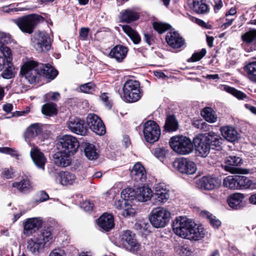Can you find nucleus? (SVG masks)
Listing matches in <instances>:
<instances>
[{
    "label": "nucleus",
    "instance_id": "obj_1",
    "mask_svg": "<svg viewBox=\"0 0 256 256\" xmlns=\"http://www.w3.org/2000/svg\"><path fill=\"white\" fill-rule=\"evenodd\" d=\"M172 226L174 233L184 238L198 240L205 235L204 228L202 225L197 224L186 216L176 218Z\"/></svg>",
    "mask_w": 256,
    "mask_h": 256
},
{
    "label": "nucleus",
    "instance_id": "obj_2",
    "mask_svg": "<svg viewBox=\"0 0 256 256\" xmlns=\"http://www.w3.org/2000/svg\"><path fill=\"white\" fill-rule=\"evenodd\" d=\"M170 148L176 152L186 155L192 153L194 150L191 140L186 136L177 135L172 137L169 141Z\"/></svg>",
    "mask_w": 256,
    "mask_h": 256
},
{
    "label": "nucleus",
    "instance_id": "obj_3",
    "mask_svg": "<svg viewBox=\"0 0 256 256\" xmlns=\"http://www.w3.org/2000/svg\"><path fill=\"white\" fill-rule=\"evenodd\" d=\"M124 98L128 102L138 101L142 96V92L140 88V83L134 80H126L123 86Z\"/></svg>",
    "mask_w": 256,
    "mask_h": 256
},
{
    "label": "nucleus",
    "instance_id": "obj_4",
    "mask_svg": "<svg viewBox=\"0 0 256 256\" xmlns=\"http://www.w3.org/2000/svg\"><path fill=\"white\" fill-rule=\"evenodd\" d=\"M20 74L30 84L38 82L41 76L39 64L33 60L27 62L22 67Z\"/></svg>",
    "mask_w": 256,
    "mask_h": 256
},
{
    "label": "nucleus",
    "instance_id": "obj_5",
    "mask_svg": "<svg viewBox=\"0 0 256 256\" xmlns=\"http://www.w3.org/2000/svg\"><path fill=\"white\" fill-rule=\"evenodd\" d=\"M170 218V212L164 208L153 210L149 216L151 224L156 228L164 227L168 223Z\"/></svg>",
    "mask_w": 256,
    "mask_h": 256
},
{
    "label": "nucleus",
    "instance_id": "obj_6",
    "mask_svg": "<svg viewBox=\"0 0 256 256\" xmlns=\"http://www.w3.org/2000/svg\"><path fill=\"white\" fill-rule=\"evenodd\" d=\"M143 133L146 142L154 143L159 139L161 130L159 126L156 122L147 120L143 122Z\"/></svg>",
    "mask_w": 256,
    "mask_h": 256
},
{
    "label": "nucleus",
    "instance_id": "obj_7",
    "mask_svg": "<svg viewBox=\"0 0 256 256\" xmlns=\"http://www.w3.org/2000/svg\"><path fill=\"white\" fill-rule=\"evenodd\" d=\"M32 45L39 52H46L50 49L51 43L48 34L44 32H36L32 38Z\"/></svg>",
    "mask_w": 256,
    "mask_h": 256
},
{
    "label": "nucleus",
    "instance_id": "obj_8",
    "mask_svg": "<svg viewBox=\"0 0 256 256\" xmlns=\"http://www.w3.org/2000/svg\"><path fill=\"white\" fill-rule=\"evenodd\" d=\"M60 150L73 155L77 151L79 143L74 136L65 135L60 140Z\"/></svg>",
    "mask_w": 256,
    "mask_h": 256
},
{
    "label": "nucleus",
    "instance_id": "obj_9",
    "mask_svg": "<svg viewBox=\"0 0 256 256\" xmlns=\"http://www.w3.org/2000/svg\"><path fill=\"white\" fill-rule=\"evenodd\" d=\"M15 22L22 32L31 34L38 23V16L34 14L29 15L16 20Z\"/></svg>",
    "mask_w": 256,
    "mask_h": 256
},
{
    "label": "nucleus",
    "instance_id": "obj_10",
    "mask_svg": "<svg viewBox=\"0 0 256 256\" xmlns=\"http://www.w3.org/2000/svg\"><path fill=\"white\" fill-rule=\"evenodd\" d=\"M173 166L180 172L188 174H193L196 170V164L185 158L176 160L173 162Z\"/></svg>",
    "mask_w": 256,
    "mask_h": 256
},
{
    "label": "nucleus",
    "instance_id": "obj_11",
    "mask_svg": "<svg viewBox=\"0 0 256 256\" xmlns=\"http://www.w3.org/2000/svg\"><path fill=\"white\" fill-rule=\"evenodd\" d=\"M86 124L96 134L102 136L105 134L104 125L102 120L96 114H89L86 116Z\"/></svg>",
    "mask_w": 256,
    "mask_h": 256
},
{
    "label": "nucleus",
    "instance_id": "obj_12",
    "mask_svg": "<svg viewBox=\"0 0 256 256\" xmlns=\"http://www.w3.org/2000/svg\"><path fill=\"white\" fill-rule=\"evenodd\" d=\"M170 198V192L164 184H158L154 187L153 200L156 204H162L166 203Z\"/></svg>",
    "mask_w": 256,
    "mask_h": 256
},
{
    "label": "nucleus",
    "instance_id": "obj_13",
    "mask_svg": "<svg viewBox=\"0 0 256 256\" xmlns=\"http://www.w3.org/2000/svg\"><path fill=\"white\" fill-rule=\"evenodd\" d=\"M120 238L122 244L126 249L132 251H136L139 249L140 245L136 241L135 235L130 230L124 231Z\"/></svg>",
    "mask_w": 256,
    "mask_h": 256
},
{
    "label": "nucleus",
    "instance_id": "obj_14",
    "mask_svg": "<svg viewBox=\"0 0 256 256\" xmlns=\"http://www.w3.org/2000/svg\"><path fill=\"white\" fill-rule=\"evenodd\" d=\"M67 128L72 132L84 136L87 132L83 120L78 118H70L66 122Z\"/></svg>",
    "mask_w": 256,
    "mask_h": 256
},
{
    "label": "nucleus",
    "instance_id": "obj_15",
    "mask_svg": "<svg viewBox=\"0 0 256 256\" xmlns=\"http://www.w3.org/2000/svg\"><path fill=\"white\" fill-rule=\"evenodd\" d=\"M194 144L196 146L198 156L204 158L209 154L210 148V144L204 136L194 138Z\"/></svg>",
    "mask_w": 256,
    "mask_h": 256
},
{
    "label": "nucleus",
    "instance_id": "obj_16",
    "mask_svg": "<svg viewBox=\"0 0 256 256\" xmlns=\"http://www.w3.org/2000/svg\"><path fill=\"white\" fill-rule=\"evenodd\" d=\"M42 220L40 218L27 219L24 223V233L30 236L38 230L42 226Z\"/></svg>",
    "mask_w": 256,
    "mask_h": 256
},
{
    "label": "nucleus",
    "instance_id": "obj_17",
    "mask_svg": "<svg viewBox=\"0 0 256 256\" xmlns=\"http://www.w3.org/2000/svg\"><path fill=\"white\" fill-rule=\"evenodd\" d=\"M166 40L168 44L173 48H180L184 44V40L176 31H170L167 33Z\"/></svg>",
    "mask_w": 256,
    "mask_h": 256
},
{
    "label": "nucleus",
    "instance_id": "obj_18",
    "mask_svg": "<svg viewBox=\"0 0 256 256\" xmlns=\"http://www.w3.org/2000/svg\"><path fill=\"white\" fill-rule=\"evenodd\" d=\"M218 180L210 176H204L197 182L198 186L202 190H211L219 186Z\"/></svg>",
    "mask_w": 256,
    "mask_h": 256
},
{
    "label": "nucleus",
    "instance_id": "obj_19",
    "mask_svg": "<svg viewBox=\"0 0 256 256\" xmlns=\"http://www.w3.org/2000/svg\"><path fill=\"white\" fill-rule=\"evenodd\" d=\"M30 154L35 165L44 170L46 162V158L44 154L37 147H34L30 150Z\"/></svg>",
    "mask_w": 256,
    "mask_h": 256
},
{
    "label": "nucleus",
    "instance_id": "obj_20",
    "mask_svg": "<svg viewBox=\"0 0 256 256\" xmlns=\"http://www.w3.org/2000/svg\"><path fill=\"white\" fill-rule=\"evenodd\" d=\"M72 155L60 150L54 155V162L58 166L62 168L66 167L71 164L72 159L70 156Z\"/></svg>",
    "mask_w": 256,
    "mask_h": 256
},
{
    "label": "nucleus",
    "instance_id": "obj_21",
    "mask_svg": "<svg viewBox=\"0 0 256 256\" xmlns=\"http://www.w3.org/2000/svg\"><path fill=\"white\" fill-rule=\"evenodd\" d=\"M130 176L134 180L138 182H144L146 178L145 168L139 162L134 166L130 172Z\"/></svg>",
    "mask_w": 256,
    "mask_h": 256
},
{
    "label": "nucleus",
    "instance_id": "obj_22",
    "mask_svg": "<svg viewBox=\"0 0 256 256\" xmlns=\"http://www.w3.org/2000/svg\"><path fill=\"white\" fill-rule=\"evenodd\" d=\"M98 226L105 231H109L114 226L113 216L110 214L104 213L98 220Z\"/></svg>",
    "mask_w": 256,
    "mask_h": 256
},
{
    "label": "nucleus",
    "instance_id": "obj_23",
    "mask_svg": "<svg viewBox=\"0 0 256 256\" xmlns=\"http://www.w3.org/2000/svg\"><path fill=\"white\" fill-rule=\"evenodd\" d=\"M226 165L224 166V168L226 171L233 174L236 173L238 172V168L236 166L242 164V159L238 156H230L226 158Z\"/></svg>",
    "mask_w": 256,
    "mask_h": 256
},
{
    "label": "nucleus",
    "instance_id": "obj_24",
    "mask_svg": "<svg viewBox=\"0 0 256 256\" xmlns=\"http://www.w3.org/2000/svg\"><path fill=\"white\" fill-rule=\"evenodd\" d=\"M243 194L235 193L230 195L227 199L228 206L232 209L238 210L244 206Z\"/></svg>",
    "mask_w": 256,
    "mask_h": 256
},
{
    "label": "nucleus",
    "instance_id": "obj_25",
    "mask_svg": "<svg viewBox=\"0 0 256 256\" xmlns=\"http://www.w3.org/2000/svg\"><path fill=\"white\" fill-rule=\"evenodd\" d=\"M190 7L198 14H204L208 11L205 0H189Z\"/></svg>",
    "mask_w": 256,
    "mask_h": 256
},
{
    "label": "nucleus",
    "instance_id": "obj_26",
    "mask_svg": "<svg viewBox=\"0 0 256 256\" xmlns=\"http://www.w3.org/2000/svg\"><path fill=\"white\" fill-rule=\"evenodd\" d=\"M58 176L60 184L64 186L73 185L77 182L75 174L68 172H62Z\"/></svg>",
    "mask_w": 256,
    "mask_h": 256
},
{
    "label": "nucleus",
    "instance_id": "obj_27",
    "mask_svg": "<svg viewBox=\"0 0 256 256\" xmlns=\"http://www.w3.org/2000/svg\"><path fill=\"white\" fill-rule=\"evenodd\" d=\"M152 196V190L148 186H143L136 188V199L139 202H146L150 200Z\"/></svg>",
    "mask_w": 256,
    "mask_h": 256
},
{
    "label": "nucleus",
    "instance_id": "obj_28",
    "mask_svg": "<svg viewBox=\"0 0 256 256\" xmlns=\"http://www.w3.org/2000/svg\"><path fill=\"white\" fill-rule=\"evenodd\" d=\"M39 68L41 75H43L46 78L53 80L58 74L57 70L50 64H39Z\"/></svg>",
    "mask_w": 256,
    "mask_h": 256
},
{
    "label": "nucleus",
    "instance_id": "obj_29",
    "mask_svg": "<svg viewBox=\"0 0 256 256\" xmlns=\"http://www.w3.org/2000/svg\"><path fill=\"white\" fill-rule=\"evenodd\" d=\"M128 52V49L122 46H116L112 49L110 56L114 58L118 62H122L125 58Z\"/></svg>",
    "mask_w": 256,
    "mask_h": 256
},
{
    "label": "nucleus",
    "instance_id": "obj_30",
    "mask_svg": "<svg viewBox=\"0 0 256 256\" xmlns=\"http://www.w3.org/2000/svg\"><path fill=\"white\" fill-rule=\"evenodd\" d=\"M220 132L227 140L233 142L237 140L238 133L234 128L231 126H225L220 128Z\"/></svg>",
    "mask_w": 256,
    "mask_h": 256
},
{
    "label": "nucleus",
    "instance_id": "obj_31",
    "mask_svg": "<svg viewBox=\"0 0 256 256\" xmlns=\"http://www.w3.org/2000/svg\"><path fill=\"white\" fill-rule=\"evenodd\" d=\"M41 128L38 124H34L30 125L24 133V138L28 142L36 136L41 132Z\"/></svg>",
    "mask_w": 256,
    "mask_h": 256
},
{
    "label": "nucleus",
    "instance_id": "obj_32",
    "mask_svg": "<svg viewBox=\"0 0 256 256\" xmlns=\"http://www.w3.org/2000/svg\"><path fill=\"white\" fill-rule=\"evenodd\" d=\"M204 136L207 139L208 142L210 144V146L212 148H214L213 146L218 148L222 144V138L215 132H210Z\"/></svg>",
    "mask_w": 256,
    "mask_h": 256
},
{
    "label": "nucleus",
    "instance_id": "obj_33",
    "mask_svg": "<svg viewBox=\"0 0 256 256\" xmlns=\"http://www.w3.org/2000/svg\"><path fill=\"white\" fill-rule=\"evenodd\" d=\"M84 152L86 157L90 160H96L98 157V152L96 146L90 143L84 144Z\"/></svg>",
    "mask_w": 256,
    "mask_h": 256
},
{
    "label": "nucleus",
    "instance_id": "obj_34",
    "mask_svg": "<svg viewBox=\"0 0 256 256\" xmlns=\"http://www.w3.org/2000/svg\"><path fill=\"white\" fill-rule=\"evenodd\" d=\"M248 78L252 82H256V62L248 63L244 67Z\"/></svg>",
    "mask_w": 256,
    "mask_h": 256
},
{
    "label": "nucleus",
    "instance_id": "obj_35",
    "mask_svg": "<svg viewBox=\"0 0 256 256\" xmlns=\"http://www.w3.org/2000/svg\"><path fill=\"white\" fill-rule=\"evenodd\" d=\"M138 18V14L130 10H125L120 13V20L123 22L129 23L136 20Z\"/></svg>",
    "mask_w": 256,
    "mask_h": 256
},
{
    "label": "nucleus",
    "instance_id": "obj_36",
    "mask_svg": "<svg viewBox=\"0 0 256 256\" xmlns=\"http://www.w3.org/2000/svg\"><path fill=\"white\" fill-rule=\"evenodd\" d=\"M12 186L16 188L20 192H26L32 190V186L28 179L22 180L20 182H14L12 184Z\"/></svg>",
    "mask_w": 256,
    "mask_h": 256
},
{
    "label": "nucleus",
    "instance_id": "obj_37",
    "mask_svg": "<svg viewBox=\"0 0 256 256\" xmlns=\"http://www.w3.org/2000/svg\"><path fill=\"white\" fill-rule=\"evenodd\" d=\"M201 115L208 122L214 123L217 120V116L211 108L207 107L204 108L201 112Z\"/></svg>",
    "mask_w": 256,
    "mask_h": 256
},
{
    "label": "nucleus",
    "instance_id": "obj_38",
    "mask_svg": "<svg viewBox=\"0 0 256 256\" xmlns=\"http://www.w3.org/2000/svg\"><path fill=\"white\" fill-rule=\"evenodd\" d=\"M238 189L243 188H256V182H254L244 176H238Z\"/></svg>",
    "mask_w": 256,
    "mask_h": 256
},
{
    "label": "nucleus",
    "instance_id": "obj_39",
    "mask_svg": "<svg viewBox=\"0 0 256 256\" xmlns=\"http://www.w3.org/2000/svg\"><path fill=\"white\" fill-rule=\"evenodd\" d=\"M122 28L124 32L131 38L134 44H138L140 42V36L130 26L124 25L122 26Z\"/></svg>",
    "mask_w": 256,
    "mask_h": 256
},
{
    "label": "nucleus",
    "instance_id": "obj_40",
    "mask_svg": "<svg viewBox=\"0 0 256 256\" xmlns=\"http://www.w3.org/2000/svg\"><path fill=\"white\" fill-rule=\"evenodd\" d=\"M0 52L2 54V57L5 62H12L13 56L12 50L6 44L0 42Z\"/></svg>",
    "mask_w": 256,
    "mask_h": 256
},
{
    "label": "nucleus",
    "instance_id": "obj_41",
    "mask_svg": "<svg viewBox=\"0 0 256 256\" xmlns=\"http://www.w3.org/2000/svg\"><path fill=\"white\" fill-rule=\"evenodd\" d=\"M1 76L5 79H10L14 76V68L12 62H6Z\"/></svg>",
    "mask_w": 256,
    "mask_h": 256
},
{
    "label": "nucleus",
    "instance_id": "obj_42",
    "mask_svg": "<svg viewBox=\"0 0 256 256\" xmlns=\"http://www.w3.org/2000/svg\"><path fill=\"white\" fill-rule=\"evenodd\" d=\"M224 186L230 189H238V176H230L226 178L223 182Z\"/></svg>",
    "mask_w": 256,
    "mask_h": 256
},
{
    "label": "nucleus",
    "instance_id": "obj_43",
    "mask_svg": "<svg viewBox=\"0 0 256 256\" xmlns=\"http://www.w3.org/2000/svg\"><path fill=\"white\" fill-rule=\"evenodd\" d=\"M178 122L174 116H168L165 123V130L168 132L176 131L178 128Z\"/></svg>",
    "mask_w": 256,
    "mask_h": 256
},
{
    "label": "nucleus",
    "instance_id": "obj_44",
    "mask_svg": "<svg viewBox=\"0 0 256 256\" xmlns=\"http://www.w3.org/2000/svg\"><path fill=\"white\" fill-rule=\"evenodd\" d=\"M42 243L37 238H33L28 242V249L33 254H38L39 250L42 247Z\"/></svg>",
    "mask_w": 256,
    "mask_h": 256
},
{
    "label": "nucleus",
    "instance_id": "obj_45",
    "mask_svg": "<svg viewBox=\"0 0 256 256\" xmlns=\"http://www.w3.org/2000/svg\"><path fill=\"white\" fill-rule=\"evenodd\" d=\"M42 112L44 115L52 116L57 114L56 105L53 102H48L44 104L42 108Z\"/></svg>",
    "mask_w": 256,
    "mask_h": 256
},
{
    "label": "nucleus",
    "instance_id": "obj_46",
    "mask_svg": "<svg viewBox=\"0 0 256 256\" xmlns=\"http://www.w3.org/2000/svg\"><path fill=\"white\" fill-rule=\"evenodd\" d=\"M201 215L202 216L206 218L211 226L215 228H218L221 225V222L212 214H210L209 212L204 210L201 212Z\"/></svg>",
    "mask_w": 256,
    "mask_h": 256
},
{
    "label": "nucleus",
    "instance_id": "obj_47",
    "mask_svg": "<svg viewBox=\"0 0 256 256\" xmlns=\"http://www.w3.org/2000/svg\"><path fill=\"white\" fill-rule=\"evenodd\" d=\"M236 14V10L235 8H231L226 14V22H224L221 26V28L223 30L226 29L228 26L232 24L234 20V16Z\"/></svg>",
    "mask_w": 256,
    "mask_h": 256
},
{
    "label": "nucleus",
    "instance_id": "obj_48",
    "mask_svg": "<svg viewBox=\"0 0 256 256\" xmlns=\"http://www.w3.org/2000/svg\"><path fill=\"white\" fill-rule=\"evenodd\" d=\"M136 190L132 188H127L122 190L121 192V197L124 200L128 202L129 200L136 199Z\"/></svg>",
    "mask_w": 256,
    "mask_h": 256
},
{
    "label": "nucleus",
    "instance_id": "obj_49",
    "mask_svg": "<svg viewBox=\"0 0 256 256\" xmlns=\"http://www.w3.org/2000/svg\"><path fill=\"white\" fill-rule=\"evenodd\" d=\"M224 89L226 92L231 94L238 99L244 100L246 98V95L245 94L240 91L234 88L228 86H224Z\"/></svg>",
    "mask_w": 256,
    "mask_h": 256
},
{
    "label": "nucleus",
    "instance_id": "obj_50",
    "mask_svg": "<svg viewBox=\"0 0 256 256\" xmlns=\"http://www.w3.org/2000/svg\"><path fill=\"white\" fill-rule=\"evenodd\" d=\"M244 42L246 43L250 44L256 40V30H250L242 36Z\"/></svg>",
    "mask_w": 256,
    "mask_h": 256
},
{
    "label": "nucleus",
    "instance_id": "obj_51",
    "mask_svg": "<svg viewBox=\"0 0 256 256\" xmlns=\"http://www.w3.org/2000/svg\"><path fill=\"white\" fill-rule=\"evenodd\" d=\"M152 26L154 28L159 34L164 33L170 28L168 24L161 22H154Z\"/></svg>",
    "mask_w": 256,
    "mask_h": 256
},
{
    "label": "nucleus",
    "instance_id": "obj_52",
    "mask_svg": "<svg viewBox=\"0 0 256 256\" xmlns=\"http://www.w3.org/2000/svg\"><path fill=\"white\" fill-rule=\"evenodd\" d=\"M136 213V210L128 202L123 210L122 212V214L124 216H134Z\"/></svg>",
    "mask_w": 256,
    "mask_h": 256
},
{
    "label": "nucleus",
    "instance_id": "obj_53",
    "mask_svg": "<svg viewBox=\"0 0 256 256\" xmlns=\"http://www.w3.org/2000/svg\"><path fill=\"white\" fill-rule=\"evenodd\" d=\"M0 152L8 154L11 156L18 158L20 156L18 151L14 148L8 147L0 148Z\"/></svg>",
    "mask_w": 256,
    "mask_h": 256
},
{
    "label": "nucleus",
    "instance_id": "obj_54",
    "mask_svg": "<svg viewBox=\"0 0 256 256\" xmlns=\"http://www.w3.org/2000/svg\"><path fill=\"white\" fill-rule=\"evenodd\" d=\"M41 238L44 244L50 242L53 238V235L50 231L48 230H44L41 235Z\"/></svg>",
    "mask_w": 256,
    "mask_h": 256
},
{
    "label": "nucleus",
    "instance_id": "obj_55",
    "mask_svg": "<svg viewBox=\"0 0 256 256\" xmlns=\"http://www.w3.org/2000/svg\"><path fill=\"white\" fill-rule=\"evenodd\" d=\"M206 49H202L200 52L194 53L190 59L192 62H197L200 60L206 54Z\"/></svg>",
    "mask_w": 256,
    "mask_h": 256
},
{
    "label": "nucleus",
    "instance_id": "obj_56",
    "mask_svg": "<svg viewBox=\"0 0 256 256\" xmlns=\"http://www.w3.org/2000/svg\"><path fill=\"white\" fill-rule=\"evenodd\" d=\"M100 98L102 102L104 104L105 106L108 109H110L112 106V103L111 100H110L109 97L107 93H103L100 96Z\"/></svg>",
    "mask_w": 256,
    "mask_h": 256
},
{
    "label": "nucleus",
    "instance_id": "obj_57",
    "mask_svg": "<svg viewBox=\"0 0 256 256\" xmlns=\"http://www.w3.org/2000/svg\"><path fill=\"white\" fill-rule=\"evenodd\" d=\"M12 41L11 36L6 33L0 32V42L2 44H9Z\"/></svg>",
    "mask_w": 256,
    "mask_h": 256
},
{
    "label": "nucleus",
    "instance_id": "obj_58",
    "mask_svg": "<svg viewBox=\"0 0 256 256\" xmlns=\"http://www.w3.org/2000/svg\"><path fill=\"white\" fill-rule=\"evenodd\" d=\"M94 88V84L92 82H88L82 84L80 86V89L82 92L84 93H90L92 92Z\"/></svg>",
    "mask_w": 256,
    "mask_h": 256
},
{
    "label": "nucleus",
    "instance_id": "obj_59",
    "mask_svg": "<svg viewBox=\"0 0 256 256\" xmlns=\"http://www.w3.org/2000/svg\"><path fill=\"white\" fill-rule=\"evenodd\" d=\"M2 11L4 12H12L23 11L26 10L25 8H14L12 4L4 6L2 8Z\"/></svg>",
    "mask_w": 256,
    "mask_h": 256
},
{
    "label": "nucleus",
    "instance_id": "obj_60",
    "mask_svg": "<svg viewBox=\"0 0 256 256\" xmlns=\"http://www.w3.org/2000/svg\"><path fill=\"white\" fill-rule=\"evenodd\" d=\"M176 250L178 254L182 256H188L190 254L189 250L184 246H176Z\"/></svg>",
    "mask_w": 256,
    "mask_h": 256
},
{
    "label": "nucleus",
    "instance_id": "obj_61",
    "mask_svg": "<svg viewBox=\"0 0 256 256\" xmlns=\"http://www.w3.org/2000/svg\"><path fill=\"white\" fill-rule=\"evenodd\" d=\"M2 174L4 178L7 179H10L13 178L14 170L11 168H4Z\"/></svg>",
    "mask_w": 256,
    "mask_h": 256
},
{
    "label": "nucleus",
    "instance_id": "obj_62",
    "mask_svg": "<svg viewBox=\"0 0 256 256\" xmlns=\"http://www.w3.org/2000/svg\"><path fill=\"white\" fill-rule=\"evenodd\" d=\"M80 206L85 211H90L92 210L94 204L91 203L90 200H85L80 204Z\"/></svg>",
    "mask_w": 256,
    "mask_h": 256
},
{
    "label": "nucleus",
    "instance_id": "obj_63",
    "mask_svg": "<svg viewBox=\"0 0 256 256\" xmlns=\"http://www.w3.org/2000/svg\"><path fill=\"white\" fill-rule=\"evenodd\" d=\"M128 202H126L124 200H116V202H114V206L116 209L123 210L124 208L125 207V205H126Z\"/></svg>",
    "mask_w": 256,
    "mask_h": 256
},
{
    "label": "nucleus",
    "instance_id": "obj_64",
    "mask_svg": "<svg viewBox=\"0 0 256 256\" xmlns=\"http://www.w3.org/2000/svg\"><path fill=\"white\" fill-rule=\"evenodd\" d=\"M47 98H50L53 100H58L60 98V94L58 92H51L46 94Z\"/></svg>",
    "mask_w": 256,
    "mask_h": 256
}]
</instances>
